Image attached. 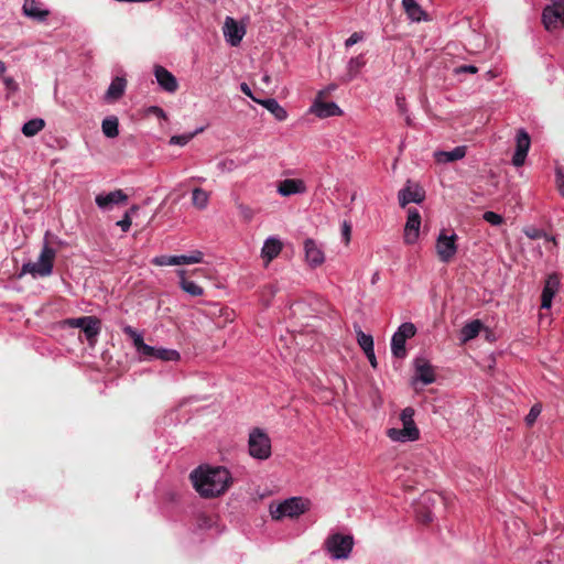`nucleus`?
<instances>
[{"mask_svg":"<svg viewBox=\"0 0 564 564\" xmlns=\"http://www.w3.org/2000/svg\"><path fill=\"white\" fill-rule=\"evenodd\" d=\"M189 479L202 498L210 499L228 489L230 474L225 467L199 466L189 474Z\"/></svg>","mask_w":564,"mask_h":564,"instance_id":"obj_1","label":"nucleus"},{"mask_svg":"<svg viewBox=\"0 0 564 564\" xmlns=\"http://www.w3.org/2000/svg\"><path fill=\"white\" fill-rule=\"evenodd\" d=\"M311 507V501L303 497H291L284 499L278 505H270L269 511L274 520H281L282 518H296L307 512Z\"/></svg>","mask_w":564,"mask_h":564,"instance_id":"obj_2","label":"nucleus"},{"mask_svg":"<svg viewBox=\"0 0 564 564\" xmlns=\"http://www.w3.org/2000/svg\"><path fill=\"white\" fill-rule=\"evenodd\" d=\"M325 551L333 560H346L354 547V538L350 534L333 533L324 542Z\"/></svg>","mask_w":564,"mask_h":564,"instance_id":"obj_3","label":"nucleus"},{"mask_svg":"<svg viewBox=\"0 0 564 564\" xmlns=\"http://www.w3.org/2000/svg\"><path fill=\"white\" fill-rule=\"evenodd\" d=\"M56 251L45 243L42 248L37 262H28L22 265L20 276L26 273L47 276L53 271Z\"/></svg>","mask_w":564,"mask_h":564,"instance_id":"obj_4","label":"nucleus"},{"mask_svg":"<svg viewBox=\"0 0 564 564\" xmlns=\"http://www.w3.org/2000/svg\"><path fill=\"white\" fill-rule=\"evenodd\" d=\"M272 455L271 438L261 429L249 432V456L258 460H265Z\"/></svg>","mask_w":564,"mask_h":564,"instance_id":"obj_5","label":"nucleus"},{"mask_svg":"<svg viewBox=\"0 0 564 564\" xmlns=\"http://www.w3.org/2000/svg\"><path fill=\"white\" fill-rule=\"evenodd\" d=\"M542 22L547 31L564 26V0H551L543 10Z\"/></svg>","mask_w":564,"mask_h":564,"instance_id":"obj_6","label":"nucleus"},{"mask_svg":"<svg viewBox=\"0 0 564 564\" xmlns=\"http://www.w3.org/2000/svg\"><path fill=\"white\" fill-rule=\"evenodd\" d=\"M457 235H446L445 230H442L436 239V253L441 262L448 263L453 260L457 253Z\"/></svg>","mask_w":564,"mask_h":564,"instance_id":"obj_7","label":"nucleus"},{"mask_svg":"<svg viewBox=\"0 0 564 564\" xmlns=\"http://www.w3.org/2000/svg\"><path fill=\"white\" fill-rule=\"evenodd\" d=\"M421 227V215L416 208L408 209V218L404 226V242L413 245L419 239Z\"/></svg>","mask_w":564,"mask_h":564,"instance_id":"obj_8","label":"nucleus"},{"mask_svg":"<svg viewBox=\"0 0 564 564\" xmlns=\"http://www.w3.org/2000/svg\"><path fill=\"white\" fill-rule=\"evenodd\" d=\"M324 96V91H319L318 96L314 100L313 105L310 108V112L314 113L318 118H329L335 116H340L343 113L339 106L334 101L324 102L322 101V97Z\"/></svg>","mask_w":564,"mask_h":564,"instance_id":"obj_9","label":"nucleus"},{"mask_svg":"<svg viewBox=\"0 0 564 564\" xmlns=\"http://www.w3.org/2000/svg\"><path fill=\"white\" fill-rule=\"evenodd\" d=\"M531 139L524 129H519L516 137V151L512 156V164L517 167L522 166L527 159Z\"/></svg>","mask_w":564,"mask_h":564,"instance_id":"obj_10","label":"nucleus"},{"mask_svg":"<svg viewBox=\"0 0 564 564\" xmlns=\"http://www.w3.org/2000/svg\"><path fill=\"white\" fill-rule=\"evenodd\" d=\"M123 333L129 336L133 345L143 360H153L155 347L149 346L143 341L142 336L131 326H124Z\"/></svg>","mask_w":564,"mask_h":564,"instance_id":"obj_11","label":"nucleus"},{"mask_svg":"<svg viewBox=\"0 0 564 564\" xmlns=\"http://www.w3.org/2000/svg\"><path fill=\"white\" fill-rule=\"evenodd\" d=\"M415 377L414 382L420 381L424 386L431 384L435 381V371L430 361L424 357L414 359Z\"/></svg>","mask_w":564,"mask_h":564,"instance_id":"obj_12","label":"nucleus"},{"mask_svg":"<svg viewBox=\"0 0 564 564\" xmlns=\"http://www.w3.org/2000/svg\"><path fill=\"white\" fill-rule=\"evenodd\" d=\"M304 253L305 261L311 268H317L322 265L325 261V254L323 249L312 238H307L304 240Z\"/></svg>","mask_w":564,"mask_h":564,"instance_id":"obj_13","label":"nucleus"},{"mask_svg":"<svg viewBox=\"0 0 564 564\" xmlns=\"http://www.w3.org/2000/svg\"><path fill=\"white\" fill-rule=\"evenodd\" d=\"M154 76L160 87L166 93L174 94L178 89L176 77L161 65L154 67Z\"/></svg>","mask_w":564,"mask_h":564,"instance_id":"obj_14","label":"nucleus"},{"mask_svg":"<svg viewBox=\"0 0 564 564\" xmlns=\"http://www.w3.org/2000/svg\"><path fill=\"white\" fill-rule=\"evenodd\" d=\"M398 198L400 206L405 207L410 203H422L425 198V193L419 185H406L399 191Z\"/></svg>","mask_w":564,"mask_h":564,"instance_id":"obj_15","label":"nucleus"},{"mask_svg":"<svg viewBox=\"0 0 564 564\" xmlns=\"http://www.w3.org/2000/svg\"><path fill=\"white\" fill-rule=\"evenodd\" d=\"M560 289V279L557 274H550L546 280L541 295V307L550 308L552 306V301L555 294Z\"/></svg>","mask_w":564,"mask_h":564,"instance_id":"obj_16","label":"nucleus"},{"mask_svg":"<svg viewBox=\"0 0 564 564\" xmlns=\"http://www.w3.org/2000/svg\"><path fill=\"white\" fill-rule=\"evenodd\" d=\"M306 191L307 187L301 178H285L279 182L276 187V192L283 197L304 194Z\"/></svg>","mask_w":564,"mask_h":564,"instance_id":"obj_17","label":"nucleus"},{"mask_svg":"<svg viewBox=\"0 0 564 564\" xmlns=\"http://www.w3.org/2000/svg\"><path fill=\"white\" fill-rule=\"evenodd\" d=\"M249 98L263 106L278 121H284L288 118V111L274 98L258 99L249 89Z\"/></svg>","mask_w":564,"mask_h":564,"instance_id":"obj_18","label":"nucleus"},{"mask_svg":"<svg viewBox=\"0 0 564 564\" xmlns=\"http://www.w3.org/2000/svg\"><path fill=\"white\" fill-rule=\"evenodd\" d=\"M283 243L276 237H269L264 240L261 249V258L264 261V265H268L274 258H276L282 251Z\"/></svg>","mask_w":564,"mask_h":564,"instance_id":"obj_19","label":"nucleus"},{"mask_svg":"<svg viewBox=\"0 0 564 564\" xmlns=\"http://www.w3.org/2000/svg\"><path fill=\"white\" fill-rule=\"evenodd\" d=\"M388 437L393 442H414L420 438V431L419 429H409V427H402V429H389L387 431Z\"/></svg>","mask_w":564,"mask_h":564,"instance_id":"obj_20","label":"nucleus"},{"mask_svg":"<svg viewBox=\"0 0 564 564\" xmlns=\"http://www.w3.org/2000/svg\"><path fill=\"white\" fill-rule=\"evenodd\" d=\"M127 199L128 196L122 189H116L108 194H99L95 198L97 206L102 209L109 208L113 204L124 203Z\"/></svg>","mask_w":564,"mask_h":564,"instance_id":"obj_21","label":"nucleus"},{"mask_svg":"<svg viewBox=\"0 0 564 564\" xmlns=\"http://www.w3.org/2000/svg\"><path fill=\"white\" fill-rule=\"evenodd\" d=\"M243 34V28L238 26L237 22L232 18L227 17L224 25V35L226 40L232 46H236L242 40Z\"/></svg>","mask_w":564,"mask_h":564,"instance_id":"obj_22","label":"nucleus"},{"mask_svg":"<svg viewBox=\"0 0 564 564\" xmlns=\"http://www.w3.org/2000/svg\"><path fill=\"white\" fill-rule=\"evenodd\" d=\"M466 155V147L459 145L451 151H436L434 152V159L437 163H449L457 160L464 159Z\"/></svg>","mask_w":564,"mask_h":564,"instance_id":"obj_23","label":"nucleus"},{"mask_svg":"<svg viewBox=\"0 0 564 564\" xmlns=\"http://www.w3.org/2000/svg\"><path fill=\"white\" fill-rule=\"evenodd\" d=\"M127 87V80L122 77H116L112 79L110 86L108 87L105 99L107 101H117L120 99L126 90Z\"/></svg>","mask_w":564,"mask_h":564,"instance_id":"obj_24","label":"nucleus"},{"mask_svg":"<svg viewBox=\"0 0 564 564\" xmlns=\"http://www.w3.org/2000/svg\"><path fill=\"white\" fill-rule=\"evenodd\" d=\"M402 7L411 21L420 22L426 20V13L416 0H402Z\"/></svg>","mask_w":564,"mask_h":564,"instance_id":"obj_25","label":"nucleus"},{"mask_svg":"<svg viewBox=\"0 0 564 564\" xmlns=\"http://www.w3.org/2000/svg\"><path fill=\"white\" fill-rule=\"evenodd\" d=\"M186 272L184 270H180L178 271V275H180V286L181 289L188 293L189 295L192 296H200L204 294V290L202 286H199L197 283H195L194 281L192 280H188L186 276H185Z\"/></svg>","mask_w":564,"mask_h":564,"instance_id":"obj_26","label":"nucleus"},{"mask_svg":"<svg viewBox=\"0 0 564 564\" xmlns=\"http://www.w3.org/2000/svg\"><path fill=\"white\" fill-rule=\"evenodd\" d=\"M482 323L479 319H474L463 326L460 330V339L463 343H467L478 336Z\"/></svg>","mask_w":564,"mask_h":564,"instance_id":"obj_27","label":"nucleus"},{"mask_svg":"<svg viewBox=\"0 0 564 564\" xmlns=\"http://www.w3.org/2000/svg\"><path fill=\"white\" fill-rule=\"evenodd\" d=\"M119 120L116 116L107 117L102 120L101 130L107 138H116L119 134Z\"/></svg>","mask_w":564,"mask_h":564,"instance_id":"obj_28","label":"nucleus"},{"mask_svg":"<svg viewBox=\"0 0 564 564\" xmlns=\"http://www.w3.org/2000/svg\"><path fill=\"white\" fill-rule=\"evenodd\" d=\"M93 322H87L83 332L90 344L96 341L98 334L100 333V319L96 316H91Z\"/></svg>","mask_w":564,"mask_h":564,"instance_id":"obj_29","label":"nucleus"},{"mask_svg":"<svg viewBox=\"0 0 564 564\" xmlns=\"http://www.w3.org/2000/svg\"><path fill=\"white\" fill-rule=\"evenodd\" d=\"M23 11L25 13V15L28 17H31V18H35V19H39V20H44L47 15H48V12L45 11V10H41L36 2L31 0V1H25L24 4H23Z\"/></svg>","mask_w":564,"mask_h":564,"instance_id":"obj_30","label":"nucleus"},{"mask_svg":"<svg viewBox=\"0 0 564 564\" xmlns=\"http://www.w3.org/2000/svg\"><path fill=\"white\" fill-rule=\"evenodd\" d=\"M208 200L209 194L205 189L200 187H196L193 189L192 203L196 208L205 209L208 205Z\"/></svg>","mask_w":564,"mask_h":564,"instance_id":"obj_31","label":"nucleus"},{"mask_svg":"<svg viewBox=\"0 0 564 564\" xmlns=\"http://www.w3.org/2000/svg\"><path fill=\"white\" fill-rule=\"evenodd\" d=\"M405 339L393 334L391 338V351L395 358L403 359L406 356Z\"/></svg>","mask_w":564,"mask_h":564,"instance_id":"obj_32","label":"nucleus"},{"mask_svg":"<svg viewBox=\"0 0 564 564\" xmlns=\"http://www.w3.org/2000/svg\"><path fill=\"white\" fill-rule=\"evenodd\" d=\"M45 126L43 119H32L25 122L22 127V132L26 137H33L39 133Z\"/></svg>","mask_w":564,"mask_h":564,"instance_id":"obj_33","label":"nucleus"},{"mask_svg":"<svg viewBox=\"0 0 564 564\" xmlns=\"http://www.w3.org/2000/svg\"><path fill=\"white\" fill-rule=\"evenodd\" d=\"M180 358L181 355L177 350L156 347L154 349L153 359H159L163 361H176L180 360Z\"/></svg>","mask_w":564,"mask_h":564,"instance_id":"obj_34","label":"nucleus"},{"mask_svg":"<svg viewBox=\"0 0 564 564\" xmlns=\"http://www.w3.org/2000/svg\"><path fill=\"white\" fill-rule=\"evenodd\" d=\"M365 58L362 55L352 57L349 59L347 65L348 80L354 79L359 70L365 66Z\"/></svg>","mask_w":564,"mask_h":564,"instance_id":"obj_35","label":"nucleus"},{"mask_svg":"<svg viewBox=\"0 0 564 564\" xmlns=\"http://www.w3.org/2000/svg\"><path fill=\"white\" fill-rule=\"evenodd\" d=\"M356 335L358 345L361 347L364 352L373 348V338L369 334H365L360 327H356Z\"/></svg>","mask_w":564,"mask_h":564,"instance_id":"obj_36","label":"nucleus"},{"mask_svg":"<svg viewBox=\"0 0 564 564\" xmlns=\"http://www.w3.org/2000/svg\"><path fill=\"white\" fill-rule=\"evenodd\" d=\"M536 564H564V557L553 551H546Z\"/></svg>","mask_w":564,"mask_h":564,"instance_id":"obj_37","label":"nucleus"},{"mask_svg":"<svg viewBox=\"0 0 564 564\" xmlns=\"http://www.w3.org/2000/svg\"><path fill=\"white\" fill-rule=\"evenodd\" d=\"M414 409L408 406L402 410L400 420L402 421L403 427L417 429L414 422Z\"/></svg>","mask_w":564,"mask_h":564,"instance_id":"obj_38","label":"nucleus"},{"mask_svg":"<svg viewBox=\"0 0 564 564\" xmlns=\"http://www.w3.org/2000/svg\"><path fill=\"white\" fill-rule=\"evenodd\" d=\"M416 333V328L414 324L406 322L399 326L398 330L395 332L397 335L402 337L403 339L412 338Z\"/></svg>","mask_w":564,"mask_h":564,"instance_id":"obj_39","label":"nucleus"},{"mask_svg":"<svg viewBox=\"0 0 564 564\" xmlns=\"http://www.w3.org/2000/svg\"><path fill=\"white\" fill-rule=\"evenodd\" d=\"M524 235L530 239H540L544 238L546 240L553 241L555 243V238L550 237L544 230L538 229L534 227H529L524 229Z\"/></svg>","mask_w":564,"mask_h":564,"instance_id":"obj_40","label":"nucleus"},{"mask_svg":"<svg viewBox=\"0 0 564 564\" xmlns=\"http://www.w3.org/2000/svg\"><path fill=\"white\" fill-rule=\"evenodd\" d=\"M139 209L137 205H133L123 216L121 220L117 223V226H119L122 231L127 232L132 224L131 214L135 213Z\"/></svg>","mask_w":564,"mask_h":564,"instance_id":"obj_41","label":"nucleus"},{"mask_svg":"<svg viewBox=\"0 0 564 564\" xmlns=\"http://www.w3.org/2000/svg\"><path fill=\"white\" fill-rule=\"evenodd\" d=\"M199 131H202V129L197 130L196 132L194 133H189V134H182V135H173L171 139H170V144H175V145H185L187 144L196 133H198Z\"/></svg>","mask_w":564,"mask_h":564,"instance_id":"obj_42","label":"nucleus"},{"mask_svg":"<svg viewBox=\"0 0 564 564\" xmlns=\"http://www.w3.org/2000/svg\"><path fill=\"white\" fill-rule=\"evenodd\" d=\"M87 322H93L91 321V316H83V317H78V318H68V319L65 321V323L69 327L80 328L82 330L84 329V327L87 324Z\"/></svg>","mask_w":564,"mask_h":564,"instance_id":"obj_43","label":"nucleus"},{"mask_svg":"<svg viewBox=\"0 0 564 564\" xmlns=\"http://www.w3.org/2000/svg\"><path fill=\"white\" fill-rule=\"evenodd\" d=\"M482 218L492 226H499L503 223L502 216L495 212H485Z\"/></svg>","mask_w":564,"mask_h":564,"instance_id":"obj_44","label":"nucleus"},{"mask_svg":"<svg viewBox=\"0 0 564 564\" xmlns=\"http://www.w3.org/2000/svg\"><path fill=\"white\" fill-rule=\"evenodd\" d=\"M152 263L155 265H160V267L176 265L177 260L175 259V256H160V257H155L152 260Z\"/></svg>","mask_w":564,"mask_h":564,"instance_id":"obj_45","label":"nucleus"},{"mask_svg":"<svg viewBox=\"0 0 564 564\" xmlns=\"http://www.w3.org/2000/svg\"><path fill=\"white\" fill-rule=\"evenodd\" d=\"M542 411V408L540 404H534L531 409H530V412L528 413V415L525 416V422L529 426H531L535 420L538 419V416L540 415Z\"/></svg>","mask_w":564,"mask_h":564,"instance_id":"obj_46","label":"nucleus"},{"mask_svg":"<svg viewBox=\"0 0 564 564\" xmlns=\"http://www.w3.org/2000/svg\"><path fill=\"white\" fill-rule=\"evenodd\" d=\"M364 39L362 33L360 32H354L346 41L345 46L350 47L355 45L356 43L360 42Z\"/></svg>","mask_w":564,"mask_h":564,"instance_id":"obj_47","label":"nucleus"},{"mask_svg":"<svg viewBox=\"0 0 564 564\" xmlns=\"http://www.w3.org/2000/svg\"><path fill=\"white\" fill-rule=\"evenodd\" d=\"M556 185L562 196H564V173L561 169L556 170Z\"/></svg>","mask_w":564,"mask_h":564,"instance_id":"obj_48","label":"nucleus"},{"mask_svg":"<svg viewBox=\"0 0 564 564\" xmlns=\"http://www.w3.org/2000/svg\"><path fill=\"white\" fill-rule=\"evenodd\" d=\"M341 235L346 243L350 241L351 227L348 221H344L341 225Z\"/></svg>","mask_w":564,"mask_h":564,"instance_id":"obj_49","label":"nucleus"},{"mask_svg":"<svg viewBox=\"0 0 564 564\" xmlns=\"http://www.w3.org/2000/svg\"><path fill=\"white\" fill-rule=\"evenodd\" d=\"M203 252L202 251H198V250H195L193 251L189 256H187V259H188V262L189 264L192 263H199L203 261Z\"/></svg>","mask_w":564,"mask_h":564,"instance_id":"obj_50","label":"nucleus"},{"mask_svg":"<svg viewBox=\"0 0 564 564\" xmlns=\"http://www.w3.org/2000/svg\"><path fill=\"white\" fill-rule=\"evenodd\" d=\"M477 70H478L477 67L474 65H462V66H458L455 68L456 74H462V73L475 74V73H477Z\"/></svg>","mask_w":564,"mask_h":564,"instance_id":"obj_51","label":"nucleus"},{"mask_svg":"<svg viewBox=\"0 0 564 564\" xmlns=\"http://www.w3.org/2000/svg\"><path fill=\"white\" fill-rule=\"evenodd\" d=\"M3 83L7 87V89H9L11 91L18 90V84L15 83V80L12 77H3Z\"/></svg>","mask_w":564,"mask_h":564,"instance_id":"obj_52","label":"nucleus"},{"mask_svg":"<svg viewBox=\"0 0 564 564\" xmlns=\"http://www.w3.org/2000/svg\"><path fill=\"white\" fill-rule=\"evenodd\" d=\"M149 112L155 115L159 118L166 119V115H165L164 110L158 106L150 107Z\"/></svg>","mask_w":564,"mask_h":564,"instance_id":"obj_53","label":"nucleus"},{"mask_svg":"<svg viewBox=\"0 0 564 564\" xmlns=\"http://www.w3.org/2000/svg\"><path fill=\"white\" fill-rule=\"evenodd\" d=\"M366 357L368 358L370 365L372 368H377V358H376V355H375V349H370L368 351L365 352Z\"/></svg>","mask_w":564,"mask_h":564,"instance_id":"obj_54","label":"nucleus"},{"mask_svg":"<svg viewBox=\"0 0 564 564\" xmlns=\"http://www.w3.org/2000/svg\"><path fill=\"white\" fill-rule=\"evenodd\" d=\"M175 259L177 260L176 265L189 264L187 256H175Z\"/></svg>","mask_w":564,"mask_h":564,"instance_id":"obj_55","label":"nucleus"},{"mask_svg":"<svg viewBox=\"0 0 564 564\" xmlns=\"http://www.w3.org/2000/svg\"><path fill=\"white\" fill-rule=\"evenodd\" d=\"M403 101H404V99H403V98L397 97V105H398L399 109H400L402 112H404V111H405L404 106H403Z\"/></svg>","mask_w":564,"mask_h":564,"instance_id":"obj_56","label":"nucleus"},{"mask_svg":"<svg viewBox=\"0 0 564 564\" xmlns=\"http://www.w3.org/2000/svg\"><path fill=\"white\" fill-rule=\"evenodd\" d=\"M6 69V64L2 61H0V77L4 74Z\"/></svg>","mask_w":564,"mask_h":564,"instance_id":"obj_57","label":"nucleus"},{"mask_svg":"<svg viewBox=\"0 0 564 564\" xmlns=\"http://www.w3.org/2000/svg\"><path fill=\"white\" fill-rule=\"evenodd\" d=\"M240 89L245 95H247V82H242L240 84Z\"/></svg>","mask_w":564,"mask_h":564,"instance_id":"obj_58","label":"nucleus"},{"mask_svg":"<svg viewBox=\"0 0 564 564\" xmlns=\"http://www.w3.org/2000/svg\"><path fill=\"white\" fill-rule=\"evenodd\" d=\"M236 203H237L238 207H239V208H241V212H242V214H243V213H245V210H243V204H242L241 202H238V199L236 200Z\"/></svg>","mask_w":564,"mask_h":564,"instance_id":"obj_59","label":"nucleus"},{"mask_svg":"<svg viewBox=\"0 0 564 564\" xmlns=\"http://www.w3.org/2000/svg\"><path fill=\"white\" fill-rule=\"evenodd\" d=\"M425 522H430L432 521V516L429 513L425 516V519H424Z\"/></svg>","mask_w":564,"mask_h":564,"instance_id":"obj_60","label":"nucleus"},{"mask_svg":"<svg viewBox=\"0 0 564 564\" xmlns=\"http://www.w3.org/2000/svg\"><path fill=\"white\" fill-rule=\"evenodd\" d=\"M227 163H229V164H230V166H231V165L234 164V161H224V162H223V165H224V166H226V165H227Z\"/></svg>","mask_w":564,"mask_h":564,"instance_id":"obj_61","label":"nucleus"},{"mask_svg":"<svg viewBox=\"0 0 564 564\" xmlns=\"http://www.w3.org/2000/svg\"><path fill=\"white\" fill-rule=\"evenodd\" d=\"M487 76H488L489 78H494V77H495V75L492 74V72H491V70H489V72L487 73Z\"/></svg>","mask_w":564,"mask_h":564,"instance_id":"obj_62","label":"nucleus"},{"mask_svg":"<svg viewBox=\"0 0 564 564\" xmlns=\"http://www.w3.org/2000/svg\"><path fill=\"white\" fill-rule=\"evenodd\" d=\"M263 80H264V82H268V80H269V76H268V75H264V76H263Z\"/></svg>","mask_w":564,"mask_h":564,"instance_id":"obj_63","label":"nucleus"},{"mask_svg":"<svg viewBox=\"0 0 564 564\" xmlns=\"http://www.w3.org/2000/svg\"><path fill=\"white\" fill-rule=\"evenodd\" d=\"M334 89H335V86H329V87H328V90H329V91H330V90H334Z\"/></svg>","mask_w":564,"mask_h":564,"instance_id":"obj_64","label":"nucleus"}]
</instances>
